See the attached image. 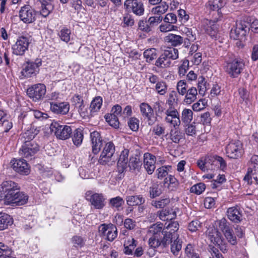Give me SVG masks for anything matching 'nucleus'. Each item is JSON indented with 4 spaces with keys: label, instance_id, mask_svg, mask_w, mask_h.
Listing matches in <instances>:
<instances>
[{
    "label": "nucleus",
    "instance_id": "44",
    "mask_svg": "<svg viewBox=\"0 0 258 258\" xmlns=\"http://www.w3.org/2000/svg\"><path fill=\"white\" fill-rule=\"evenodd\" d=\"M178 228L179 224L178 222L177 221H171L163 229L165 230L169 231L170 233L172 234L173 238H176L178 236L176 232L178 230Z\"/></svg>",
    "mask_w": 258,
    "mask_h": 258
},
{
    "label": "nucleus",
    "instance_id": "62",
    "mask_svg": "<svg viewBox=\"0 0 258 258\" xmlns=\"http://www.w3.org/2000/svg\"><path fill=\"white\" fill-rule=\"evenodd\" d=\"M171 168L170 166H164L157 169V177L162 179L168 175V171Z\"/></svg>",
    "mask_w": 258,
    "mask_h": 258
},
{
    "label": "nucleus",
    "instance_id": "8",
    "mask_svg": "<svg viewBox=\"0 0 258 258\" xmlns=\"http://www.w3.org/2000/svg\"><path fill=\"white\" fill-rule=\"evenodd\" d=\"M115 151V147L112 142H108L105 145L101 153L99 162L102 165L114 161L113 156Z\"/></svg>",
    "mask_w": 258,
    "mask_h": 258
},
{
    "label": "nucleus",
    "instance_id": "39",
    "mask_svg": "<svg viewBox=\"0 0 258 258\" xmlns=\"http://www.w3.org/2000/svg\"><path fill=\"white\" fill-rule=\"evenodd\" d=\"M83 138L82 130L80 128L76 129L72 136V140L74 145L76 146L80 145L82 143Z\"/></svg>",
    "mask_w": 258,
    "mask_h": 258
},
{
    "label": "nucleus",
    "instance_id": "52",
    "mask_svg": "<svg viewBox=\"0 0 258 258\" xmlns=\"http://www.w3.org/2000/svg\"><path fill=\"white\" fill-rule=\"evenodd\" d=\"M205 31L206 33L210 36L212 38H216L217 34V27L216 24H212L210 23L209 25H207L205 28Z\"/></svg>",
    "mask_w": 258,
    "mask_h": 258
},
{
    "label": "nucleus",
    "instance_id": "11",
    "mask_svg": "<svg viewBox=\"0 0 258 258\" xmlns=\"http://www.w3.org/2000/svg\"><path fill=\"white\" fill-rule=\"evenodd\" d=\"M27 93L33 101H38L42 98L45 95L46 87L43 84L34 85L27 89Z\"/></svg>",
    "mask_w": 258,
    "mask_h": 258
},
{
    "label": "nucleus",
    "instance_id": "30",
    "mask_svg": "<svg viewBox=\"0 0 258 258\" xmlns=\"http://www.w3.org/2000/svg\"><path fill=\"white\" fill-rule=\"evenodd\" d=\"M41 9L40 14L43 17H47L50 13L53 10V6L50 1L41 0Z\"/></svg>",
    "mask_w": 258,
    "mask_h": 258
},
{
    "label": "nucleus",
    "instance_id": "47",
    "mask_svg": "<svg viewBox=\"0 0 258 258\" xmlns=\"http://www.w3.org/2000/svg\"><path fill=\"white\" fill-rule=\"evenodd\" d=\"M239 95V102L247 105L249 101V93L244 88H241L238 90Z\"/></svg>",
    "mask_w": 258,
    "mask_h": 258
},
{
    "label": "nucleus",
    "instance_id": "40",
    "mask_svg": "<svg viewBox=\"0 0 258 258\" xmlns=\"http://www.w3.org/2000/svg\"><path fill=\"white\" fill-rule=\"evenodd\" d=\"M102 104V98L100 96L96 97L91 102L90 109L91 113L97 112Z\"/></svg>",
    "mask_w": 258,
    "mask_h": 258
},
{
    "label": "nucleus",
    "instance_id": "21",
    "mask_svg": "<svg viewBox=\"0 0 258 258\" xmlns=\"http://www.w3.org/2000/svg\"><path fill=\"white\" fill-rule=\"evenodd\" d=\"M129 152L128 149H125L120 153L117 164V170L119 173L123 172L127 167Z\"/></svg>",
    "mask_w": 258,
    "mask_h": 258
},
{
    "label": "nucleus",
    "instance_id": "6",
    "mask_svg": "<svg viewBox=\"0 0 258 258\" xmlns=\"http://www.w3.org/2000/svg\"><path fill=\"white\" fill-rule=\"evenodd\" d=\"M31 39L29 36H22L17 39L12 47V52L16 55H23L28 50Z\"/></svg>",
    "mask_w": 258,
    "mask_h": 258
},
{
    "label": "nucleus",
    "instance_id": "18",
    "mask_svg": "<svg viewBox=\"0 0 258 258\" xmlns=\"http://www.w3.org/2000/svg\"><path fill=\"white\" fill-rule=\"evenodd\" d=\"M50 105L51 111L55 114H66L70 110V105L67 102L53 101L50 102Z\"/></svg>",
    "mask_w": 258,
    "mask_h": 258
},
{
    "label": "nucleus",
    "instance_id": "58",
    "mask_svg": "<svg viewBox=\"0 0 258 258\" xmlns=\"http://www.w3.org/2000/svg\"><path fill=\"white\" fill-rule=\"evenodd\" d=\"M58 35L62 41L67 43L70 40L71 30L63 28L60 31Z\"/></svg>",
    "mask_w": 258,
    "mask_h": 258
},
{
    "label": "nucleus",
    "instance_id": "29",
    "mask_svg": "<svg viewBox=\"0 0 258 258\" xmlns=\"http://www.w3.org/2000/svg\"><path fill=\"white\" fill-rule=\"evenodd\" d=\"M126 204L129 206H135L143 204L145 200L142 195L129 196L125 198Z\"/></svg>",
    "mask_w": 258,
    "mask_h": 258
},
{
    "label": "nucleus",
    "instance_id": "7",
    "mask_svg": "<svg viewBox=\"0 0 258 258\" xmlns=\"http://www.w3.org/2000/svg\"><path fill=\"white\" fill-rule=\"evenodd\" d=\"M227 156L231 159H238L243 153L242 144L240 141H232L225 147Z\"/></svg>",
    "mask_w": 258,
    "mask_h": 258
},
{
    "label": "nucleus",
    "instance_id": "28",
    "mask_svg": "<svg viewBox=\"0 0 258 258\" xmlns=\"http://www.w3.org/2000/svg\"><path fill=\"white\" fill-rule=\"evenodd\" d=\"M184 95V102L186 104H190L197 99V89L194 87H190L188 89Z\"/></svg>",
    "mask_w": 258,
    "mask_h": 258
},
{
    "label": "nucleus",
    "instance_id": "27",
    "mask_svg": "<svg viewBox=\"0 0 258 258\" xmlns=\"http://www.w3.org/2000/svg\"><path fill=\"white\" fill-rule=\"evenodd\" d=\"M142 164L140 156L136 154L130 157L127 166L129 167L131 170L134 171L136 170L139 171L141 168Z\"/></svg>",
    "mask_w": 258,
    "mask_h": 258
},
{
    "label": "nucleus",
    "instance_id": "4",
    "mask_svg": "<svg viewBox=\"0 0 258 258\" xmlns=\"http://www.w3.org/2000/svg\"><path fill=\"white\" fill-rule=\"evenodd\" d=\"M23 145L19 150V154L23 158L32 159L39 150V146L35 141H22Z\"/></svg>",
    "mask_w": 258,
    "mask_h": 258
},
{
    "label": "nucleus",
    "instance_id": "22",
    "mask_svg": "<svg viewBox=\"0 0 258 258\" xmlns=\"http://www.w3.org/2000/svg\"><path fill=\"white\" fill-rule=\"evenodd\" d=\"M89 200L91 205L96 209L101 210L105 205V199L101 194H93L90 196Z\"/></svg>",
    "mask_w": 258,
    "mask_h": 258
},
{
    "label": "nucleus",
    "instance_id": "34",
    "mask_svg": "<svg viewBox=\"0 0 258 258\" xmlns=\"http://www.w3.org/2000/svg\"><path fill=\"white\" fill-rule=\"evenodd\" d=\"M163 224L157 223L151 226L148 230V234L160 237L163 231Z\"/></svg>",
    "mask_w": 258,
    "mask_h": 258
},
{
    "label": "nucleus",
    "instance_id": "33",
    "mask_svg": "<svg viewBox=\"0 0 258 258\" xmlns=\"http://www.w3.org/2000/svg\"><path fill=\"white\" fill-rule=\"evenodd\" d=\"M12 218L6 213H0V230H4L13 223Z\"/></svg>",
    "mask_w": 258,
    "mask_h": 258
},
{
    "label": "nucleus",
    "instance_id": "38",
    "mask_svg": "<svg viewBox=\"0 0 258 258\" xmlns=\"http://www.w3.org/2000/svg\"><path fill=\"white\" fill-rule=\"evenodd\" d=\"M16 197L14 204L17 206L23 205L28 202V196L24 192L20 191V190H19Z\"/></svg>",
    "mask_w": 258,
    "mask_h": 258
},
{
    "label": "nucleus",
    "instance_id": "64",
    "mask_svg": "<svg viewBox=\"0 0 258 258\" xmlns=\"http://www.w3.org/2000/svg\"><path fill=\"white\" fill-rule=\"evenodd\" d=\"M152 132L158 137L163 136L165 134V127L161 124H157L153 127Z\"/></svg>",
    "mask_w": 258,
    "mask_h": 258
},
{
    "label": "nucleus",
    "instance_id": "5",
    "mask_svg": "<svg viewBox=\"0 0 258 258\" xmlns=\"http://www.w3.org/2000/svg\"><path fill=\"white\" fill-rule=\"evenodd\" d=\"M50 128L52 132H54L56 137L60 140L68 139L73 134L72 129L70 126L61 125L57 122H52Z\"/></svg>",
    "mask_w": 258,
    "mask_h": 258
},
{
    "label": "nucleus",
    "instance_id": "20",
    "mask_svg": "<svg viewBox=\"0 0 258 258\" xmlns=\"http://www.w3.org/2000/svg\"><path fill=\"white\" fill-rule=\"evenodd\" d=\"M90 138L92 147V152L96 154L100 150L102 146V140L98 132H93L90 134Z\"/></svg>",
    "mask_w": 258,
    "mask_h": 258
},
{
    "label": "nucleus",
    "instance_id": "61",
    "mask_svg": "<svg viewBox=\"0 0 258 258\" xmlns=\"http://www.w3.org/2000/svg\"><path fill=\"white\" fill-rule=\"evenodd\" d=\"M189 69V61L187 59L182 60L181 64L178 67V73L180 77H183L185 75L187 71Z\"/></svg>",
    "mask_w": 258,
    "mask_h": 258
},
{
    "label": "nucleus",
    "instance_id": "36",
    "mask_svg": "<svg viewBox=\"0 0 258 258\" xmlns=\"http://www.w3.org/2000/svg\"><path fill=\"white\" fill-rule=\"evenodd\" d=\"M168 5L165 2L161 3L159 6L153 8L151 10V13L157 16H161L165 14L168 9Z\"/></svg>",
    "mask_w": 258,
    "mask_h": 258
},
{
    "label": "nucleus",
    "instance_id": "54",
    "mask_svg": "<svg viewBox=\"0 0 258 258\" xmlns=\"http://www.w3.org/2000/svg\"><path fill=\"white\" fill-rule=\"evenodd\" d=\"M170 202V200L169 198H164L160 200L153 201L151 204L156 208L161 209L168 205Z\"/></svg>",
    "mask_w": 258,
    "mask_h": 258
},
{
    "label": "nucleus",
    "instance_id": "49",
    "mask_svg": "<svg viewBox=\"0 0 258 258\" xmlns=\"http://www.w3.org/2000/svg\"><path fill=\"white\" fill-rule=\"evenodd\" d=\"M198 88L199 94L204 96L207 90V84L203 76H200L198 78Z\"/></svg>",
    "mask_w": 258,
    "mask_h": 258
},
{
    "label": "nucleus",
    "instance_id": "1",
    "mask_svg": "<svg viewBox=\"0 0 258 258\" xmlns=\"http://www.w3.org/2000/svg\"><path fill=\"white\" fill-rule=\"evenodd\" d=\"M20 189L18 183L13 181H4L0 185V200H4L7 205L14 204Z\"/></svg>",
    "mask_w": 258,
    "mask_h": 258
},
{
    "label": "nucleus",
    "instance_id": "15",
    "mask_svg": "<svg viewBox=\"0 0 258 258\" xmlns=\"http://www.w3.org/2000/svg\"><path fill=\"white\" fill-rule=\"evenodd\" d=\"M41 65V61L37 60L35 62H27L21 72L22 75L25 77L35 76L39 71V67Z\"/></svg>",
    "mask_w": 258,
    "mask_h": 258
},
{
    "label": "nucleus",
    "instance_id": "10",
    "mask_svg": "<svg viewBox=\"0 0 258 258\" xmlns=\"http://www.w3.org/2000/svg\"><path fill=\"white\" fill-rule=\"evenodd\" d=\"M99 232L106 239L109 241H113L117 236V229L112 224H102L99 227Z\"/></svg>",
    "mask_w": 258,
    "mask_h": 258
},
{
    "label": "nucleus",
    "instance_id": "46",
    "mask_svg": "<svg viewBox=\"0 0 258 258\" xmlns=\"http://www.w3.org/2000/svg\"><path fill=\"white\" fill-rule=\"evenodd\" d=\"M143 54L144 57L146 58V61L150 62L157 57V50L154 48H151L146 50Z\"/></svg>",
    "mask_w": 258,
    "mask_h": 258
},
{
    "label": "nucleus",
    "instance_id": "17",
    "mask_svg": "<svg viewBox=\"0 0 258 258\" xmlns=\"http://www.w3.org/2000/svg\"><path fill=\"white\" fill-rule=\"evenodd\" d=\"M226 215L228 218L235 223H240L242 220V211L238 206L229 208L227 210Z\"/></svg>",
    "mask_w": 258,
    "mask_h": 258
},
{
    "label": "nucleus",
    "instance_id": "57",
    "mask_svg": "<svg viewBox=\"0 0 258 258\" xmlns=\"http://www.w3.org/2000/svg\"><path fill=\"white\" fill-rule=\"evenodd\" d=\"M227 241L231 244L235 245L237 243V239L234 235L232 228L223 233Z\"/></svg>",
    "mask_w": 258,
    "mask_h": 258
},
{
    "label": "nucleus",
    "instance_id": "59",
    "mask_svg": "<svg viewBox=\"0 0 258 258\" xmlns=\"http://www.w3.org/2000/svg\"><path fill=\"white\" fill-rule=\"evenodd\" d=\"M205 188L206 186L205 184L201 182L192 186L190 191L197 195H200L205 190Z\"/></svg>",
    "mask_w": 258,
    "mask_h": 258
},
{
    "label": "nucleus",
    "instance_id": "26",
    "mask_svg": "<svg viewBox=\"0 0 258 258\" xmlns=\"http://www.w3.org/2000/svg\"><path fill=\"white\" fill-rule=\"evenodd\" d=\"M161 235L162 237L160 236V242L162 247H167L170 243H171L172 241L176 239H178V236L176 238H173V234L170 233L169 231L165 230L163 229Z\"/></svg>",
    "mask_w": 258,
    "mask_h": 258
},
{
    "label": "nucleus",
    "instance_id": "24",
    "mask_svg": "<svg viewBox=\"0 0 258 258\" xmlns=\"http://www.w3.org/2000/svg\"><path fill=\"white\" fill-rule=\"evenodd\" d=\"M40 130L34 125L31 124L30 128H28L26 131L21 135L20 140L21 141H34L33 139L39 133Z\"/></svg>",
    "mask_w": 258,
    "mask_h": 258
},
{
    "label": "nucleus",
    "instance_id": "16",
    "mask_svg": "<svg viewBox=\"0 0 258 258\" xmlns=\"http://www.w3.org/2000/svg\"><path fill=\"white\" fill-rule=\"evenodd\" d=\"M208 239L211 243L218 246L222 245L224 243V238L220 232L215 227H210L207 231Z\"/></svg>",
    "mask_w": 258,
    "mask_h": 258
},
{
    "label": "nucleus",
    "instance_id": "31",
    "mask_svg": "<svg viewBox=\"0 0 258 258\" xmlns=\"http://www.w3.org/2000/svg\"><path fill=\"white\" fill-rule=\"evenodd\" d=\"M165 40L173 46H179L183 42V39L181 36L171 33L165 37Z\"/></svg>",
    "mask_w": 258,
    "mask_h": 258
},
{
    "label": "nucleus",
    "instance_id": "37",
    "mask_svg": "<svg viewBox=\"0 0 258 258\" xmlns=\"http://www.w3.org/2000/svg\"><path fill=\"white\" fill-rule=\"evenodd\" d=\"M73 102L75 103L76 107L78 108V111L81 115L85 116V113L83 111L84 105L82 96L79 95H75L72 98Z\"/></svg>",
    "mask_w": 258,
    "mask_h": 258
},
{
    "label": "nucleus",
    "instance_id": "55",
    "mask_svg": "<svg viewBox=\"0 0 258 258\" xmlns=\"http://www.w3.org/2000/svg\"><path fill=\"white\" fill-rule=\"evenodd\" d=\"M182 247L181 242L178 239H174L171 243V251L174 255H177Z\"/></svg>",
    "mask_w": 258,
    "mask_h": 258
},
{
    "label": "nucleus",
    "instance_id": "60",
    "mask_svg": "<svg viewBox=\"0 0 258 258\" xmlns=\"http://www.w3.org/2000/svg\"><path fill=\"white\" fill-rule=\"evenodd\" d=\"M148 244L149 246L153 248L162 246L160 237H157L156 235L152 236L150 237L148 240Z\"/></svg>",
    "mask_w": 258,
    "mask_h": 258
},
{
    "label": "nucleus",
    "instance_id": "43",
    "mask_svg": "<svg viewBox=\"0 0 258 258\" xmlns=\"http://www.w3.org/2000/svg\"><path fill=\"white\" fill-rule=\"evenodd\" d=\"M124 201L119 196L110 199L109 202V206L112 208H115L117 210L124 204Z\"/></svg>",
    "mask_w": 258,
    "mask_h": 258
},
{
    "label": "nucleus",
    "instance_id": "63",
    "mask_svg": "<svg viewBox=\"0 0 258 258\" xmlns=\"http://www.w3.org/2000/svg\"><path fill=\"white\" fill-rule=\"evenodd\" d=\"M162 20L163 17L162 16H152L149 18L147 21L150 27L152 29V28L157 26L159 23H160L162 21Z\"/></svg>",
    "mask_w": 258,
    "mask_h": 258
},
{
    "label": "nucleus",
    "instance_id": "42",
    "mask_svg": "<svg viewBox=\"0 0 258 258\" xmlns=\"http://www.w3.org/2000/svg\"><path fill=\"white\" fill-rule=\"evenodd\" d=\"M193 113L191 109L184 108L181 116V121L185 123H189L192 119Z\"/></svg>",
    "mask_w": 258,
    "mask_h": 258
},
{
    "label": "nucleus",
    "instance_id": "32",
    "mask_svg": "<svg viewBox=\"0 0 258 258\" xmlns=\"http://www.w3.org/2000/svg\"><path fill=\"white\" fill-rule=\"evenodd\" d=\"M159 216L162 221L171 220L176 217V213L173 209H166L160 211Z\"/></svg>",
    "mask_w": 258,
    "mask_h": 258
},
{
    "label": "nucleus",
    "instance_id": "2",
    "mask_svg": "<svg viewBox=\"0 0 258 258\" xmlns=\"http://www.w3.org/2000/svg\"><path fill=\"white\" fill-rule=\"evenodd\" d=\"M178 58V50L175 48H169L164 50L155 62V66L158 68L165 69L171 65V60Z\"/></svg>",
    "mask_w": 258,
    "mask_h": 258
},
{
    "label": "nucleus",
    "instance_id": "25",
    "mask_svg": "<svg viewBox=\"0 0 258 258\" xmlns=\"http://www.w3.org/2000/svg\"><path fill=\"white\" fill-rule=\"evenodd\" d=\"M225 3L222 0H209L206 4L207 9L210 11H217L219 17L222 16V14L219 11L224 6Z\"/></svg>",
    "mask_w": 258,
    "mask_h": 258
},
{
    "label": "nucleus",
    "instance_id": "48",
    "mask_svg": "<svg viewBox=\"0 0 258 258\" xmlns=\"http://www.w3.org/2000/svg\"><path fill=\"white\" fill-rule=\"evenodd\" d=\"M216 222L219 229L223 233L232 228L230 223L225 218H222L221 219L217 221Z\"/></svg>",
    "mask_w": 258,
    "mask_h": 258
},
{
    "label": "nucleus",
    "instance_id": "45",
    "mask_svg": "<svg viewBox=\"0 0 258 258\" xmlns=\"http://www.w3.org/2000/svg\"><path fill=\"white\" fill-rule=\"evenodd\" d=\"M183 135L182 132L176 128L172 129L170 133V138L175 143H178L183 138Z\"/></svg>",
    "mask_w": 258,
    "mask_h": 258
},
{
    "label": "nucleus",
    "instance_id": "41",
    "mask_svg": "<svg viewBox=\"0 0 258 258\" xmlns=\"http://www.w3.org/2000/svg\"><path fill=\"white\" fill-rule=\"evenodd\" d=\"M162 194L161 186L157 183H153L149 188L150 197L151 199L159 197Z\"/></svg>",
    "mask_w": 258,
    "mask_h": 258
},
{
    "label": "nucleus",
    "instance_id": "50",
    "mask_svg": "<svg viewBox=\"0 0 258 258\" xmlns=\"http://www.w3.org/2000/svg\"><path fill=\"white\" fill-rule=\"evenodd\" d=\"M118 117V116L111 113L105 116L106 121L108 122L111 126L115 128L119 127V122Z\"/></svg>",
    "mask_w": 258,
    "mask_h": 258
},
{
    "label": "nucleus",
    "instance_id": "56",
    "mask_svg": "<svg viewBox=\"0 0 258 258\" xmlns=\"http://www.w3.org/2000/svg\"><path fill=\"white\" fill-rule=\"evenodd\" d=\"M178 98L177 93L175 91H172L169 94L166 104L170 107H174V104H177Z\"/></svg>",
    "mask_w": 258,
    "mask_h": 258
},
{
    "label": "nucleus",
    "instance_id": "51",
    "mask_svg": "<svg viewBox=\"0 0 258 258\" xmlns=\"http://www.w3.org/2000/svg\"><path fill=\"white\" fill-rule=\"evenodd\" d=\"M155 90L160 95H164L167 92V86L164 81H161L156 84Z\"/></svg>",
    "mask_w": 258,
    "mask_h": 258
},
{
    "label": "nucleus",
    "instance_id": "13",
    "mask_svg": "<svg viewBox=\"0 0 258 258\" xmlns=\"http://www.w3.org/2000/svg\"><path fill=\"white\" fill-rule=\"evenodd\" d=\"M249 25L248 22L240 21L236 23V27L231 31L230 36L234 39H237L246 35L247 28Z\"/></svg>",
    "mask_w": 258,
    "mask_h": 258
},
{
    "label": "nucleus",
    "instance_id": "9",
    "mask_svg": "<svg viewBox=\"0 0 258 258\" xmlns=\"http://www.w3.org/2000/svg\"><path fill=\"white\" fill-rule=\"evenodd\" d=\"M37 12L30 5H25L19 11L20 20L26 24L34 22L36 19Z\"/></svg>",
    "mask_w": 258,
    "mask_h": 258
},
{
    "label": "nucleus",
    "instance_id": "35",
    "mask_svg": "<svg viewBox=\"0 0 258 258\" xmlns=\"http://www.w3.org/2000/svg\"><path fill=\"white\" fill-rule=\"evenodd\" d=\"M0 124L5 128L6 132H8L13 126V123L8 119L6 113L1 110H0Z\"/></svg>",
    "mask_w": 258,
    "mask_h": 258
},
{
    "label": "nucleus",
    "instance_id": "23",
    "mask_svg": "<svg viewBox=\"0 0 258 258\" xmlns=\"http://www.w3.org/2000/svg\"><path fill=\"white\" fill-rule=\"evenodd\" d=\"M140 109L142 115L147 119L149 124H152L154 121L152 119L154 117V111L152 107L147 103H142L140 105Z\"/></svg>",
    "mask_w": 258,
    "mask_h": 258
},
{
    "label": "nucleus",
    "instance_id": "12",
    "mask_svg": "<svg viewBox=\"0 0 258 258\" xmlns=\"http://www.w3.org/2000/svg\"><path fill=\"white\" fill-rule=\"evenodd\" d=\"M124 6L126 9L133 12L137 16H142L144 13L143 3L138 0H126Z\"/></svg>",
    "mask_w": 258,
    "mask_h": 258
},
{
    "label": "nucleus",
    "instance_id": "19",
    "mask_svg": "<svg viewBox=\"0 0 258 258\" xmlns=\"http://www.w3.org/2000/svg\"><path fill=\"white\" fill-rule=\"evenodd\" d=\"M156 157L149 153H146L144 155V167L149 174H152L156 168Z\"/></svg>",
    "mask_w": 258,
    "mask_h": 258
},
{
    "label": "nucleus",
    "instance_id": "3",
    "mask_svg": "<svg viewBox=\"0 0 258 258\" xmlns=\"http://www.w3.org/2000/svg\"><path fill=\"white\" fill-rule=\"evenodd\" d=\"M244 67V61L238 57L226 60L224 66L225 72L232 78H237L241 73Z\"/></svg>",
    "mask_w": 258,
    "mask_h": 258
},
{
    "label": "nucleus",
    "instance_id": "53",
    "mask_svg": "<svg viewBox=\"0 0 258 258\" xmlns=\"http://www.w3.org/2000/svg\"><path fill=\"white\" fill-rule=\"evenodd\" d=\"M176 89L179 94L184 95L188 90L186 81L184 80L179 81L176 85Z\"/></svg>",
    "mask_w": 258,
    "mask_h": 258
},
{
    "label": "nucleus",
    "instance_id": "14",
    "mask_svg": "<svg viewBox=\"0 0 258 258\" xmlns=\"http://www.w3.org/2000/svg\"><path fill=\"white\" fill-rule=\"evenodd\" d=\"M11 164L13 169L20 174L28 175L30 173V167L24 159H13L11 161Z\"/></svg>",
    "mask_w": 258,
    "mask_h": 258
}]
</instances>
